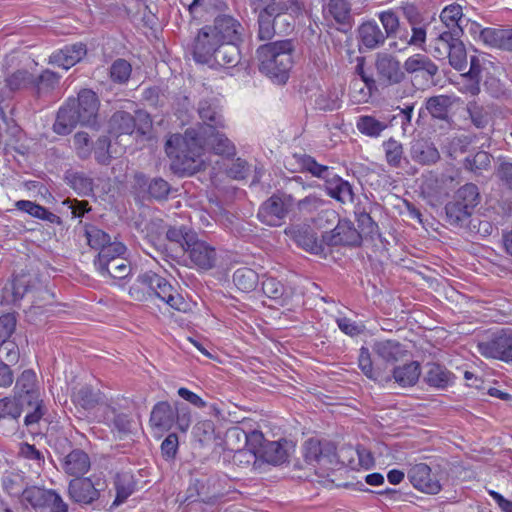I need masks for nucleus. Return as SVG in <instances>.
Segmentation results:
<instances>
[{"instance_id": "nucleus-34", "label": "nucleus", "mask_w": 512, "mask_h": 512, "mask_svg": "<svg viewBox=\"0 0 512 512\" xmlns=\"http://www.w3.org/2000/svg\"><path fill=\"white\" fill-rule=\"evenodd\" d=\"M373 352L387 363H394L406 356L407 351L403 345L395 340L377 341L373 345Z\"/></svg>"}, {"instance_id": "nucleus-13", "label": "nucleus", "mask_w": 512, "mask_h": 512, "mask_svg": "<svg viewBox=\"0 0 512 512\" xmlns=\"http://www.w3.org/2000/svg\"><path fill=\"white\" fill-rule=\"evenodd\" d=\"M59 79L56 73L50 70H44L34 81V99L42 101L43 106L50 105L60 98L57 89Z\"/></svg>"}, {"instance_id": "nucleus-50", "label": "nucleus", "mask_w": 512, "mask_h": 512, "mask_svg": "<svg viewBox=\"0 0 512 512\" xmlns=\"http://www.w3.org/2000/svg\"><path fill=\"white\" fill-rule=\"evenodd\" d=\"M323 12L325 17H331L337 23L344 24L350 18V5L347 0H330Z\"/></svg>"}, {"instance_id": "nucleus-9", "label": "nucleus", "mask_w": 512, "mask_h": 512, "mask_svg": "<svg viewBox=\"0 0 512 512\" xmlns=\"http://www.w3.org/2000/svg\"><path fill=\"white\" fill-rule=\"evenodd\" d=\"M374 67L377 79L382 84L395 85L405 78L400 61L389 53H377Z\"/></svg>"}, {"instance_id": "nucleus-16", "label": "nucleus", "mask_w": 512, "mask_h": 512, "mask_svg": "<svg viewBox=\"0 0 512 512\" xmlns=\"http://www.w3.org/2000/svg\"><path fill=\"white\" fill-rule=\"evenodd\" d=\"M210 30L222 42H241L243 26L234 17L226 14L218 15L213 25H207Z\"/></svg>"}, {"instance_id": "nucleus-8", "label": "nucleus", "mask_w": 512, "mask_h": 512, "mask_svg": "<svg viewBox=\"0 0 512 512\" xmlns=\"http://www.w3.org/2000/svg\"><path fill=\"white\" fill-rule=\"evenodd\" d=\"M293 197L288 194H274L259 208V220L268 226H280L293 204Z\"/></svg>"}, {"instance_id": "nucleus-42", "label": "nucleus", "mask_w": 512, "mask_h": 512, "mask_svg": "<svg viewBox=\"0 0 512 512\" xmlns=\"http://www.w3.org/2000/svg\"><path fill=\"white\" fill-rule=\"evenodd\" d=\"M104 397L100 390H94L90 386H83L73 394L74 402L85 410L96 409L103 402Z\"/></svg>"}, {"instance_id": "nucleus-10", "label": "nucleus", "mask_w": 512, "mask_h": 512, "mask_svg": "<svg viewBox=\"0 0 512 512\" xmlns=\"http://www.w3.org/2000/svg\"><path fill=\"white\" fill-rule=\"evenodd\" d=\"M188 239V246L184 252L188 254L192 264L201 270L212 269L217 261L216 249L206 241L198 239L196 234Z\"/></svg>"}, {"instance_id": "nucleus-27", "label": "nucleus", "mask_w": 512, "mask_h": 512, "mask_svg": "<svg viewBox=\"0 0 512 512\" xmlns=\"http://www.w3.org/2000/svg\"><path fill=\"white\" fill-rule=\"evenodd\" d=\"M480 39L490 47L512 52V28H483Z\"/></svg>"}, {"instance_id": "nucleus-51", "label": "nucleus", "mask_w": 512, "mask_h": 512, "mask_svg": "<svg viewBox=\"0 0 512 512\" xmlns=\"http://www.w3.org/2000/svg\"><path fill=\"white\" fill-rule=\"evenodd\" d=\"M383 149L387 164L392 168H399L404 159L403 145L394 138H389L383 142Z\"/></svg>"}, {"instance_id": "nucleus-18", "label": "nucleus", "mask_w": 512, "mask_h": 512, "mask_svg": "<svg viewBox=\"0 0 512 512\" xmlns=\"http://www.w3.org/2000/svg\"><path fill=\"white\" fill-rule=\"evenodd\" d=\"M107 256L105 253L98 254L94 260L96 270L103 277L123 279L131 273L130 263L124 256L116 257L112 262L106 258Z\"/></svg>"}, {"instance_id": "nucleus-12", "label": "nucleus", "mask_w": 512, "mask_h": 512, "mask_svg": "<svg viewBox=\"0 0 512 512\" xmlns=\"http://www.w3.org/2000/svg\"><path fill=\"white\" fill-rule=\"evenodd\" d=\"M285 234L303 250L319 254L323 252V240L319 241L316 233L307 224L291 225L285 229Z\"/></svg>"}, {"instance_id": "nucleus-33", "label": "nucleus", "mask_w": 512, "mask_h": 512, "mask_svg": "<svg viewBox=\"0 0 512 512\" xmlns=\"http://www.w3.org/2000/svg\"><path fill=\"white\" fill-rule=\"evenodd\" d=\"M442 28L464 33V22L466 18L463 13V7L458 3H452L445 6L439 15Z\"/></svg>"}, {"instance_id": "nucleus-22", "label": "nucleus", "mask_w": 512, "mask_h": 512, "mask_svg": "<svg viewBox=\"0 0 512 512\" xmlns=\"http://www.w3.org/2000/svg\"><path fill=\"white\" fill-rule=\"evenodd\" d=\"M240 59L238 42H222L208 66L211 68H232L240 62Z\"/></svg>"}, {"instance_id": "nucleus-36", "label": "nucleus", "mask_w": 512, "mask_h": 512, "mask_svg": "<svg viewBox=\"0 0 512 512\" xmlns=\"http://www.w3.org/2000/svg\"><path fill=\"white\" fill-rule=\"evenodd\" d=\"M282 17L283 15L276 11L269 12L266 10L258 13V38L260 40H271Z\"/></svg>"}, {"instance_id": "nucleus-2", "label": "nucleus", "mask_w": 512, "mask_h": 512, "mask_svg": "<svg viewBox=\"0 0 512 512\" xmlns=\"http://www.w3.org/2000/svg\"><path fill=\"white\" fill-rule=\"evenodd\" d=\"M129 295L136 301L158 298L179 312L190 310V304L164 277L149 270L140 273L129 288Z\"/></svg>"}, {"instance_id": "nucleus-1", "label": "nucleus", "mask_w": 512, "mask_h": 512, "mask_svg": "<svg viewBox=\"0 0 512 512\" xmlns=\"http://www.w3.org/2000/svg\"><path fill=\"white\" fill-rule=\"evenodd\" d=\"M100 100L91 89H81L77 97H69L60 107L54 131L59 135L69 134L76 125L95 126L97 124Z\"/></svg>"}, {"instance_id": "nucleus-31", "label": "nucleus", "mask_w": 512, "mask_h": 512, "mask_svg": "<svg viewBox=\"0 0 512 512\" xmlns=\"http://www.w3.org/2000/svg\"><path fill=\"white\" fill-rule=\"evenodd\" d=\"M32 277L29 273L16 275L13 280L3 288V298L7 303L16 304L29 291Z\"/></svg>"}, {"instance_id": "nucleus-64", "label": "nucleus", "mask_w": 512, "mask_h": 512, "mask_svg": "<svg viewBox=\"0 0 512 512\" xmlns=\"http://www.w3.org/2000/svg\"><path fill=\"white\" fill-rule=\"evenodd\" d=\"M261 285L263 293L271 299L280 300L284 296V285L274 277H264Z\"/></svg>"}, {"instance_id": "nucleus-3", "label": "nucleus", "mask_w": 512, "mask_h": 512, "mask_svg": "<svg viewBox=\"0 0 512 512\" xmlns=\"http://www.w3.org/2000/svg\"><path fill=\"white\" fill-rule=\"evenodd\" d=\"M293 50L291 40L275 41L259 46L256 55L260 72L274 83L285 84L293 65Z\"/></svg>"}, {"instance_id": "nucleus-7", "label": "nucleus", "mask_w": 512, "mask_h": 512, "mask_svg": "<svg viewBox=\"0 0 512 512\" xmlns=\"http://www.w3.org/2000/svg\"><path fill=\"white\" fill-rule=\"evenodd\" d=\"M477 351L486 359L512 364V328H503L479 340Z\"/></svg>"}, {"instance_id": "nucleus-17", "label": "nucleus", "mask_w": 512, "mask_h": 512, "mask_svg": "<svg viewBox=\"0 0 512 512\" xmlns=\"http://www.w3.org/2000/svg\"><path fill=\"white\" fill-rule=\"evenodd\" d=\"M222 41L216 37L207 26H204L195 38L193 58L197 63L208 65Z\"/></svg>"}, {"instance_id": "nucleus-52", "label": "nucleus", "mask_w": 512, "mask_h": 512, "mask_svg": "<svg viewBox=\"0 0 512 512\" xmlns=\"http://www.w3.org/2000/svg\"><path fill=\"white\" fill-rule=\"evenodd\" d=\"M302 170L309 172L312 176L324 180V182L334 172L332 168L319 164L313 157L302 155L299 160Z\"/></svg>"}, {"instance_id": "nucleus-56", "label": "nucleus", "mask_w": 512, "mask_h": 512, "mask_svg": "<svg viewBox=\"0 0 512 512\" xmlns=\"http://www.w3.org/2000/svg\"><path fill=\"white\" fill-rule=\"evenodd\" d=\"M195 234L187 230L185 226L169 227L166 231V238L171 244L176 245L180 252H184L188 246V238H193Z\"/></svg>"}, {"instance_id": "nucleus-54", "label": "nucleus", "mask_w": 512, "mask_h": 512, "mask_svg": "<svg viewBox=\"0 0 512 512\" xmlns=\"http://www.w3.org/2000/svg\"><path fill=\"white\" fill-rule=\"evenodd\" d=\"M446 58L449 59V63L454 69L461 72L465 71L468 66V62L464 43L459 41L454 46L449 48L445 54V59Z\"/></svg>"}, {"instance_id": "nucleus-49", "label": "nucleus", "mask_w": 512, "mask_h": 512, "mask_svg": "<svg viewBox=\"0 0 512 512\" xmlns=\"http://www.w3.org/2000/svg\"><path fill=\"white\" fill-rule=\"evenodd\" d=\"M84 235L88 245L99 251H102L106 245L112 244L111 237L108 233L91 224H85Z\"/></svg>"}, {"instance_id": "nucleus-58", "label": "nucleus", "mask_w": 512, "mask_h": 512, "mask_svg": "<svg viewBox=\"0 0 512 512\" xmlns=\"http://www.w3.org/2000/svg\"><path fill=\"white\" fill-rule=\"evenodd\" d=\"M208 144L216 154L224 156H233L235 154L234 144L223 133H213Z\"/></svg>"}, {"instance_id": "nucleus-37", "label": "nucleus", "mask_w": 512, "mask_h": 512, "mask_svg": "<svg viewBox=\"0 0 512 512\" xmlns=\"http://www.w3.org/2000/svg\"><path fill=\"white\" fill-rule=\"evenodd\" d=\"M109 128L116 135H130L135 131L136 119L126 111H116L110 118Z\"/></svg>"}, {"instance_id": "nucleus-53", "label": "nucleus", "mask_w": 512, "mask_h": 512, "mask_svg": "<svg viewBox=\"0 0 512 512\" xmlns=\"http://www.w3.org/2000/svg\"><path fill=\"white\" fill-rule=\"evenodd\" d=\"M302 170L309 172L312 176L324 180V182L334 172L332 168L319 164L313 157L302 155L299 160Z\"/></svg>"}, {"instance_id": "nucleus-40", "label": "nucleus", "mask_w": 512, "mask_h": 512, "mask_svg": "<svg viewBox=\"0 0 512 512\" xmlns=\"http://www.w3.org/2000/svg\"><path fill=\"white\" fill-rule=\"evenodd\" d=\"M424 379L429 386L444 389L453 383L454 377L444 366L431 364Z\"/></svg>"}, {"instance_id": "nucleus-14", "label": "nucleus", "mask_w": 512, "mask_h": 512, "mask_svg": "<svg viewBox=\"0 0 512 512\" xmlns=\"http://www.w3.org/2000/svg\"><path fill=\"white\" fill-rule=\"evenodd\" d=\"M323 242L328 246H356L361 243L360 233L350 221L338 220L336 226L323 234Z\"/></svg>"}, {"instance_id": "nucleus-32", "label": "nucleus", "mask_w": 512, "mask_h": 512, "mask_svg": "<svg viewBox=\"0 0 512 512\" xmlns=\"http://www.w3.org/2000/svg\"><path fill=\"white\" fill-rule=\"evenodd\" d=\"M463 34V32L442 28L433 39L432 55L439 60L445 59L446 51L461 41Z\"/></svg>"}, {"instance_id": "nucleus-45", "label": "nucleus", "mask_w": 512, "mask_h": 512, "mask_svg": "<svg viewBox=\"0 0 512 512\" xmlns=\"http://www.w3.org/2000/svg\"><path fill=\"white\" fill-rule=\"evenodd\" d=\"M473 211L466 209L454 200L448 202L445 206L446 221L449 225L454 227H462L467 224Z\"/></svg>"}, {"instance_id": "nucleus-38", "label": "nucleus", "mask_w": 512, "mask_h": 512, "mask_svg": "<svg viewBox=\"0 0 512 512\" xmlns=\"http://www.w3.org/2000/svg\"><path fill=\"white\" fill-rule=\"evenodd\" d=\"M403 67L410 74L422 71L429 77H434L438 73V66L423 54H415L407 58Z\"/></svg>"}, {"instance_id": "nucleus-21", "label": "nucleus", "mask_w": 512, "mask_h": 512, "mask_svg": "<svg viewBox=\"0 0 512 512\" xmlns=\"http://www.w3.org/2000/svg\"><path fill=\"white\" fill-rule=\"evenodd\" d=\"M240 59L238 42H222L208 66L211 68H232L240 62Z\"/></svg>"}, {"instance_id": "nucleus-48", "label": "nucleus", "mask_w": 512, "mask_h": 512, "mask_svg": "<svg viewBox=\"0 0 512 512\" xmlns=\"http://www.w3.org/2000/svg\"><path fill=\"white\" fill-rule=\"evenodd\" d=\"M135 484L129 473H119L115 478L116 498L113 506H119L134 492Z\"/></svg>"}, {"instance_id": "nucleus-59", "label": "nucleus", "mask_w": 512, "mask_h": 512, "mask_svg": "<svg viewBox=\"0 0 512 512\" xmlns=\"http://www.w3.org/2000/svg\"><path fill=\"white\" fill-rule=\"evenodd\" d=\"M465 168L475 173L487 170L491 165V155L486 151H478L468 156L464 161Z\"/></svg>"}, {"instance_id": "nucleus-11", "label": "nucleus", "mask_w": 512, "mask_h": 512, "mask_svg": "<svg viewBox=\"0 0 512 512\" xmlns=\"http://www.w3.org/2000/svg\"><path fill=\"white\" fill-rule=\"evenodd\" d=\"M69 499L80 507L92 505L100 498V491L89 477L72 479L67 487Z\"/></svg>"}, {"instance_id": "nucleus-5", "label": "nucleus", "mask_w": 512, "mask_h": 512, "mask_svg": "<svg viewBox=\"0 0 512 512\" xmlns=\"http://www.w3.org/2000/svg\"><path fill=\"white\" fill-rule=\"evenodd\" d=\"M402 10L408 27L403 26L399 40L391 43L390 47L398 51H404L408 47L425 50L427 29L430 23L414 5H406Z\"/></svg>"}, {"instance_id": "nucleus-63", "label": "nucleus", "mask_w": 512, "mask_h": 512, "mask_svg": "<svg viewBox=\"0 0 512 512\" xmlns=\"http://www.w3.org/2000/svg\"><path fill=\"white\" fill-rule=\"evenodd\" d=\"M110 145L111 141L108 136H100L95 142L92 149H94V156L99 164L107 165L110 162Z\"/></svg>"}, {"instance_id": "nucleus-60", "label": "nucleus", "mask_w": 512, "mask_h": 512, "mask_svg": "<svg viewBox=\"0 0 512 512\" xmlns=\"http://www.w3.org/2000/svg\"><path fill=\"white\" fill-rule=\"evenodd\" d=\"M131 64L125 59L115 60L110 67V77L114 82L125 83L130 78Z\"/></svg>"}, {"instance_id": "nucleus-30", "label": "nucleus", "mask_w": 512, "mask_h": 512, "mask_svg": "<svg viewBox=\"0 0 512 512\" xmlns=\"http://www.w3.org/2000/svg\"><path fill=\"white\" fill-rule=\"evenodd\" d=\"M150 423L159 430L169 431L175 423L174 407L167 401L158 402L151 411Z\"/></svg>"}, {"instance_id": "nucleus-26", "label": "nucleus", "mask_w": 512, "mask_h": 512, "mask_svg": "<svg viewBox=\"0 0 512 512\" xmlns=\"http://www.w3.org/2000/svg\"><path fill=\"white\" fill-rule=\"evenodd\" d=\"M324 183L325 190L331 198L342 204H348L354 201L352 185L334 172Z\"/></svg>"}, {"instance_id": "nucleus-29", "label": "nucleus", "mask_w": 512, "mask_h": 512, "mask_svg": "<svg viewBox=\"0 0 512 512\" xmlns=\"http://www.w3.org/2000/svg\"><path fill=\"white\" fill-rule=\"evenodd\" d=\"M421 374L420 364L417 361H412L393 369L392 377H386L385 382L393 379L401 387L414 386Z\"/></svg>"}, {"instance_id": "nucleus-62", "label": "nucleus", "mask_w": 512, "mask_h": 512, "mask_svg": "<svg viewBox=\"0 0 512 512\" xmlns=\"http://www.w3.org/2000/svg\"><path fill=\"white\" fill-rule=\"evenodd\" d=\"M259 460L258 457H256L255 452L253 450L244 449L237 447L235 450V453L232 458V462L234 465L240 467V468H249L252 469L255 468L257 461Z\"/></svg>"}, {"instance_id": "nucleus-25", "label": "nucleus", "mask_w": 512, "mask_h": 512, "mask_svg": "<svg viewBox=\"0 0 512 512\" xmlns=\"http://www.w3.org/2000/svg\"><path fill=\"white\" fill-rule=\"evenodd\" d=\"M86 55V47L82 43L67 45L50 56V63L68 70Z\"/></svg>"}, {"instance_id": "nucleus-4", "label": "nucleus", "mask_w": 512, "mask_h": 512, "mask_svg": "<svg viewBox=\"0 0 512 512\" xmlns=\"http://www.w3.org/2000/svg\"><path fill=\"white\" fill-rule=\"evenodd\" d=\"M202 137L193 128L185 131L181 138L178 135L170 137L165 145L168 157L174 159L173 166L178 170H191L196 168L197 159L202 155Z\"/></svg>"}, {"instance_id": "nucleus-6", "label": "nucleus", "mask_w": 512, "mask_h": 512, "mask_svg": "<svg viewBox=\"0 0 512 512\" xmlns=\"http://www.w3.org/2000/svg\"><path fill=\"white\" fill-rule=\"evenodd\" d=\"M32 405V371L26 370L17 379L14 398L5 397L0 400V418H18L24 407Z\"/></svg>"}, {"instance_id": "nucleus-41", "label": "nucleus", "mask_w": 512, "mask_h": 512, "mask_svg": "<svg viewBox=\"0 0 512 512\" xmlns=\"http://www.w3.org/2000/svg\"><path fill=\"white\" fill-rule=\"evenodd\" d=\"M65 182L79 195H89L93 191V179L84 172L68 170L65 173Z\"/></svg>"}, {"instance_id": "nucleus-28", "label": "nucleus", "mask_w": 512, "mask_h": 512, "mask_svg": "<svg viewBox=\"0 0 512 512\" xmlns=\"http://www.w3.org/2000/svg\"><path fill=\"white\" fill-rule=\"evenodd\" d=\"M358 38L361 45L369 50L382 46L386 39L383 31L375 21H366L358 28Z\"/></svg>"}, {"instance_id": "nucleus-61", "label": "nucleus", "mask_w": 512, "mask_h": 512, "mask_svg": "<svg viewBox=\"0 0 512 512\" xmlns=\"http://www.w3.org/2000/svg\"><path fill=\"white\" fill-rule=\"evenodd\" d=\"M356 221L360 229V235L373 236L378 233V225L365 210L357 208L355 211Z\"/></svg>"}, {"instance_id": "nucleus-55", "label": "nucleus", "mask_w": 512, "mask_h": 512, "mask_svg": "<svg viewBox=\"0 0 512 512\" xmlns=\"http://www.w3.org/2000/svg\"><path fill=\"white\" fill-rule=\"evenodd\" d=\"M358 366L362 373L370 380L375 382H380L383 380L381 373L378 370L374 369L370 351L366 347L360 348Z\"/></svg>"}, {"instance_id": "nucleus-19", "label": "nucleus", "mask_w": 512, "mask_h": 512, "mask_svg": "<svg viewBox=\"0 0 512 512\" xmlns=\"http://www.w3.org/2000/svg\"><path fill=\"white\" fill-rule=\"evenodd\" d=\"M34 509L40 512H68V504L55 490L34 486Z\"/></svg>"}, {"instance_id": "nucleus-15", "label": "nucleus", "mask_w": 512, "mask_h": 512, "mask_svg": "<svg viewBox=\"0 0 512 512\" xmlns=\"http://www.w3.org/2000/svg\"><path fill=\"white\" fill-rule=\"evenodd\" d=\"M408 479L414 488L423 493L437 494L441 491L439 480L425 463L413 465L408 471Z\"/></svg>"}, {"instance_id": "nucleus-23", "label": "nucleus", "mask_w": 512, "mask_h": 512, "mask_svg": "<svg viewBox=\"0 0 512 512\" xmlns=\"http://www.w3.org/2000/svg\"><path fill=\"white\" fill-rule=\"evenodd\" d=\"M63 471L75 478L83 477L90 469L91 462L88 454L81 449H73L61 463Z\"/></svg>"}, {"instance_id": "nucleus-43", "label": "nucleus", "mask_w": 512, "mask_h": 512, "mask_svg": "<svg viewBox=\"0 0 512 512\" xmlns=\"http://www.w3.org/2000/svg\"><path fill=\"white\" fill-rule=\"evenodd\" d=\"M378 19L383 26L384 36L386 39H393L394 41L399 40L400 31L403 26L400 24V19L396 12L389 9L378 13Z\"/></svg>"}, {"instance_id": "nucleus-46", "label": "nucleus", "mask_w": 512, "mask_h": 512, "mask_svg": "<svg viewBox=\"0 0 512 512\" xmlns=\"http://www.w3.org/2000/svg\"><path fill=\"white\" fill-rule=\"evenodd\" d=\"M452 105L451 98L445 95H437L427 99L425 108L436 119L446 120Z\"/></svg>"}, {"instance_id": "nucleus-35", "label": "nucleus", "mask_w": 512, "mask_h": 512, "mask_svg": "<svg viewBox=\"0 0 512 512\" xmlns=\"http://www.w3.org/2000/svg\"><path fill=\"white\" fill-rule=\"evenodd\" d=\"M287 440L267 441L260 450L259 459L273 465L284 463L288 459V451L286 446Z\"/></svg>"}, {"instance_id": "nucleus-57", "label": "nucleus", "mask_w": 512, "mask_h": 512, "mask_svg": "<svg viewBox=\"0 0 512 512\" xmlns=\"http://www.w3.org/2000/svg\"><path fill=\"white\" fill-rule=\"evenodd\" d=\"M328 201L316 194H310L305 198L299 200L296 204L297 209L302 214H312L314 212H321L327 205Z\"/></svg>"}, {"instance_id": "nucleus-20", "label": "nucleus", "mask_w": 512, "mask_h": 512, "mask_svg": "<svg viewBox=\"0 0 512 512\" xmlns=\"http://www.w3.org/2000/svg\"><path fill=\"white\" fill-rule=\"evenodd\" d=\"M200 119L210 128H223L224 118L219 100L216 97H206L199 101L197 107Z\"/></svg>"}, {"instance_id": "nucleus-47", "label": "nucleus", "mask_w": 512, "mask_h": 512, "mask_svg": "<svg viewBox=\"0 0 512 512\" xmlns=\"http://www.w3.org/2000/svg\"><path fill=\"white\" fill-rule=\"evenodd\" d=\"M453 200L466 207V209L474 211L475 207L480 203L478 187L473 183L465 184L457 190Z\"/></svg>"}, {"instance_id": "nucleus-44", "label": "nucleus", "mask_w": 512, "mask_h": 512, "mask_svg": "<svg viewBox=\"0 0 512 512\" xmlns=\"http://www.w3.org/2000/svg\"><path fill=\"white\" fill-rule=\"evenodd\" d=\"M233 282L240 291L248 293L258 286L259 276L253 269L241 267L234 272Z\"/></svg>"}, {"instance_id": "nucleus-39", "label": "nucleus", "mask_w": 512, "mask_h": 512, "mask_svg": "<svg viewBox=\"0 0 512 512\" xmlns=\"http://www.w3.org/2000/svg\"><path fill=\"white\" fill-rule=\"evenodd\" d=\"M388 127L386 120H379L371 115H361L357 118V130L368 137L378 138Z\"/></svg>"}, {"instance_id": "nucleus-24", "label": "nucleus", "mask_w": 512, "mask_h": 512, "mask_svg": "<svg viewBox=\"0 0 512 512\" xmlns=\"http://www.w3.org/2000/svg\"><path fill=\"white\" fill-rule=\"evenodd\" d=\"M409 154L411 159L420 165L436 163L440 154L435 145L427 139H414L410 143Z\"/></svg>"}]
</instances>
